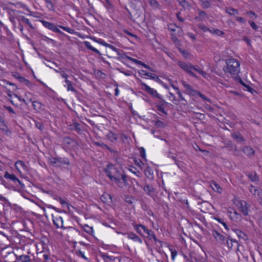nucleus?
I'll return each mask as SVG.
<instances>
[{"mask_svg":"<svg viewBox=\"0 0 262 262\" xmlns=\"http://www.w3.org/2000/svg\"><path fill=\"white\" fill-rule=\"evenodd\" d=\"M106 176L110 180L120 188H123L127 185V180L124 174L113 164L108 165L105 169Z\"/></svg>","mask_w":262,"mask_h":262,"instance_id":"1","label":"nucleus"},{"mask_svg":"<svg viewBox=\"0 0 262 262\" xmlns=\"http://www.w3.org/2000/svg\"><path fill=\"white\" fill-rule=\"evenodd\" d=\"M226 64L223 68V71L226 74L236 75L239 72L240 64L235 59L230 58L226 60Z\"/></svg>","mask_w":262,"mask_h":262,"instance_id":"2","label":"nucleus"},{"mask_svg":"<svg viewBox=\"0 0 262 262\" xmlns=\"http://www.w3.org/2000/svg\"><path fill=\"white\" fill-rule=\"evenodd\" d=\"M39 21L42 24V25L47 29L51 30L53 32L58 33L60 34H62L63 33L59 30V28H61L65 31L71 34H73L75 33V31L74 29L64 27L60 25H56L53 23H51L49 21H47L44 20H40Z\"/></svg>","mask_w":262,"mask_h":262,"instance_id":"3","label":"nucleus"},{"mask_svg":"<svg viewBox=\"0 0 262 262\" xmlns=\"http://www.w3.org/2000/svg\"><path fill=\"white\" fill-rule=\"evenodd\" d=\"M232 202L244 215L247 216L248 215L249 206L246 202L241 200L237 198H234Z\"/></svg>","mask_w":262,"mask_h":262,"instance_id":"4","label":"nucleus"},{"mask_svg":"<svg viewBox=\"0 0 262 262\" xmlns=\"http://www.w3.org/2000/svg\"><path fill=\"white\" fill-rule=\"evenodd\" d=\"M134 227L136 231L140 235H143L142 232V231H143V232L146 233L148 236L156 239V237L153 231L150 230H148L145 226L140 224L136 225Z\"/></svg>","mask_w":262,"mask_h":262,"instance_id":"5","label":"nucleus"},{"mask_svg":"<svg viewBox=\"0 0 262 262\" xmlns=\"http://www.w3.org/2000/svg\"><path fill=\"white\" fill-rule=\"evenodd\" d=\"M52 221L54 225L57 228L65 229L66 227L63 226V220L61 216L58 214H52Z\"/></svg>","mask_w":262,"mask_h":262,"instance_id":"6","label":"nucleus"},{"mask_svg":"<svg viewBox=\"0 0 262 262\" xmlns=\"http://www.w3.org/2000/svg\"><path fill=\"white\" fill-rule=\"evenodd\" d=\"M178 64L179 66V67L181 68H182L184 71L189 73L192 76H195L194 74L193 73V69H194V67L192 66L191 64L180 61H179L178 62Z\"/></svg>","mask_w":262,"mask_h":262,"instance_id":"7","label":"nucleus"},{"mask_svg":"<svg viewBox=\"0 0 262 262\" xmlns=\"http://www.w3.org/2000/svg\"><path fill=\"white\" fill-rule=\"evenodd\" d=\"M140 85L142 90L145 91L152 96L155 97H158L159 96V94L156 90L150 88L143 82H140Z\"/></svg>","mask_w":262,"mask_h":262,"instance_id":"8","label":"nucleus"},{"mask_svg":"<svg viewBox=\"0 0 262 262\" xmlns=\"http://www.w3.org/2000/svg\"><path fill=\"white\" fill-rule=\"evenodd\" d=\"M227 213L230 219L234 222H237L241 220V214L233 209L228 208Z\"/></svg>","mask_w":262,"mask_h":262,"instance_id":"9","label":"nucleus"},{"mask_svg":"<svg viewBox=\"0 0 262 262\" xmlns=\"http://www.w3.org/2000/svg\"><path fill=\"white\" fill-rule=\"evenodd\" d=\"M181 83L185 89L186 93L189 95H195L196 91L194 90L192 87L185 81H182Z\"/></svg>","mask_w":262,"mask_h":262,"instance_id":"10","label":"nucleus"},{"mask_svg":"<svg viewBox=\"0 0 262 262\" xmlns=\"http://www.w3.org/2000/svg\"><path fill=\"white\" fill-rule=\"evenodd\" d=\"M212 235L219 243H223L225 241V237L216 230L212 231Z\"/></svg>","mask_w":262,"mask_h":262,"instance_id":"11","label":"nucleus"},{"mask_svg":"<svg viewBox=\"0 0 262 262\" xmlns=\"http://www.w3.org/2000/svg\"><path fill=\"white\" fill-rule=\"evenodd\" d=\"M15 168H16L17 170L19 173L21 172L20 170V167H21L25 170H27V168H28V167H27V165L25 164V163L23 161H21V160L17 161L15 163Z\"/></svg>","mask_w":262,"mask_h":262,"instance_id":"12","label":"nucleus"},{"mask_svg":"<svg viewBox=\"0 0 262 262\" xmlns=\"http://www.w3.org/2000/svg\"><path fill=\"white\" fill-rule=\"evenodd\" d=\"M4 177L7 179H9L13 182H17L20 185L21 184V181L13 174H10L6 171L5 173Z\"/></svg>","mask_w":262,"mask_h":262,"instance_id":"13","label":"nucleus"},{"mask_svg":"<svg viewBox=\"0 0 262 262\" xmlns=\"http://www.w3.org/2000/svg\"><path fill=\"white\" fill-rule=\"evenodd\" d=\"M250 192L253 194L254 195L256 196L257 195L258 198H257V200H258V199L260 197H262L261 196V190L258 189L255 187L251 185L249 188Z\"/></svg>","mask_w":262,"mask_h":262,"instance_id":"14","label":"nucleus"},{"mask_svg":"<svg viewBox=\"0 0 262 262\" xmlns=\"http://www.w3.org/2000/svg\"><path fill=\"white\" fill-rule=\"evenodd\" d=\"M127 237L129 239L133 240L134 242H138L140 244L142 243V239L135 233H129L127 234Z\"/></svg>","mask_w":262,"mask_h":262,"instance_id":"15","label":"nucleus"},{"mask_svg":"<svg viewBox=\"0 0 262 262\" xmlns=\"http://www.w3.org/2000/svg\"><path fill=\"white\" fill-rule=\"evenodd\" d=\"M243 152L248 157H252L254 154V149L250 146H245L243 149Z\"/></svg>","mask_w":262,"mask_h":262,"instance_id":"16","label":"nucleus"},{"mask_svg":"<svg viewBox=\"0 0 262 262\" xmlns=\"http://www.w3.org/2000/svg\"><path fill=\"white\" fill-rule=\"evenodd\" d=\"M139 73L141 75H142L145 76L149 77H150L152 79H158V76L157 75H156L155 74H154L153 73H148V72H147L146 71L143 70H140Z\"/></svg>","mask_w":262,"mask_h":262,"instance_id":"17","label":"nucleus"},{"mask_svg":"<svg viewBox=\"0 0 262 262\" xmlns=\"http://www.w3.org/2000/svg\"><path fill=\"white\" fill-rule=\"evenodd\" d=\"M171 86L173 88V89L176 91V93L178 94V96H179V99L180 100H178V101H180V100H182V101H184L185 100L184 98L183 97L181 93L180 92V91H179L178 88L176 87V86H174L173 84V83L172 82V81L168 79Z\"/></svg>","mask_w":262,"mask_h":262,"instance_id":"18","label":"nucleus"},{"mask_svg":"<svg viewBox=\"0 0 262 262\" xmlns=\"http://www.w3.org/2000/svg\"><path fill=\"white\" fill-rule=\"evenodd\" d=\"M210 186L213 189L214 191H216L218 193H221L222 191V188L214 181H212L210 183Z\"/></svg>","mask_w":262,"mask_h":262,"instance_id":"19","label":"nucleus"},{"mask_svg":"<svg viewBox=\"0 0 262 262\" xmlns=\"http://www.w3.org/2000/svg\"><path fill=\"white\" fill-rule=\"evenodd\" d=\"M101 199L102 201L104 202L105 203H109L112 202L113 198L112 196L110 194L106 193L102 195Z\"/></svg>","mask_w":262,"mask_h":262,"instance_id":"20","label":"nucleus"},{"mask_svg":"<svg viewBox=\"0 0 262 262\" xmlns=\"http://www.w3.org/2000/svg\"><path fill=\"white\" fill-rule=\"evenodd\" d=\"M232 137L238 142H243L244 139L242 135L238 132H234L232 134Z\"/></svg>","mask_w":262,"mask_h":262,"instance_id":"21","label":"nucleus"},{"mask_svg":"<svg viewBox=\"0 0 262 262\" xmlns=\"http://www.w3.org/2000/svg\"><path fill=\"white\" fill-rule=\"evenodd\" d=\"M84 44L85 46L89 50L93 51V52L96 53L97 54H98L99 55H101V53L99 52V51L96 48L93 47L90 42L84 41Z\"/></svg>","mask_w":262,"mask_h":262,"instance_id":"22","label":"nucleus"},{"mask_svg":"<svg viewBox=\"0 0 262 262\" xmlns=\"http://www.w3.org/2000/svg\"><path fill=\"white\" fill-rule=\"evenodd\" d=\"M106 137L108 140H110L112 142H115L117 141L118 139V136L116 134L110 132L106 135Z\"/></svg>","mask_w":262,"mask_h":262,"instance_id":"23","label":"nucleus"},{"mask_svg":"<svg viewBox=\"0 0 262 262\" xmlns=\"http://www.w3.org/2000/svg\"><path fill=\"white\" fill-rule=\"evenodd\" d=\"M144 191L147 193L149 195L152 196L154 195V188L149 186L148 185H145L143 187Z\"/></svg>","mask_w":262,"mask_h":262,"instance_id":"24","label":"nucleus"},{"mask_svg":"<svg viewBox=\"0 0 262 262\" xmlns=\"http://www.w3.org/2000/svg\"><path fill=\"white\" fill-rule=\"evenodd\" d=\"M83 228L84 231L86 232L87 233L91 235H94V230L92 227H90L88 225H84L83 226Z\"/></svg>","mask_w":262,"mask_h":262,"instance_id":"25","label":"nucleus"},{"mask_svg":"<svg viewBox=\"0 0 262 262\" xmlns=\"http://www.w3.org/2000/svg\"><path fill=\"white\" fill-rule=\"evenodd\" d=\"M64 82L66 83V85H64V86H67V90L68 91L76 92V90L73 86L72 82L70 81H69L68 79H66Z\"/></svg>","mask_w":262,"mask_h":262,"instance_id":"26","label":"nucleus"},{"mask_svg":"<svg viewBox=\"0 0 262 262\" xmlns=\"http://www.w3.org/2000/svg\"><path fill=\"white\" fill-rule=\"evenodd\" d=\"M180 5L184 9H189L190 5L186 0H177Z\"/></svg>","mask_w":262,"mask_h":262,"instance_id":"27","label":"nucleus"},{"mask_svg":"<svg viewBox=\"0 0 262 262\" xmlns=\"http://www.w3.org/2000/svg\"><path fill=\"white\" fill-rule=\"evenodd\" d=\"M55 199L58 202H59L63 207L69 206V204L68 203V202L61 197L57 196L55 198Z\"/></svg>","mask_w":262,"mask_h":262,"instance_id":"28","label":"nucleus"},{"mask_svg":"<svg viewBox=\"0 0 262 262\" xmlns=\"http://www.w3.org/2000/svg\"><path fill=\"white\" fill-rule=\"evenodd\" d=\"M196 71L197 73L201 74L204 78H207L208 77V75L206 73L204 72L199 67H194V69H193V71Z\"/></svg>","mask_w":262,"mask_h":262,"instance_id":"29","label":"nucleus"},{"mask_svg":"<svg viewBox=\"0 0 262 262\" xmlns=\"http://www.w3.org/2000/svg\"><path fill=\"white\" fill-rule=\"evenodd\" d=\"M157 108L158 111L160 112L159 114L160 115H162V114L166 115V112L165 111L164 106L163 104L157 105Z\"/></svg>","mask_w":262,"mask_h":262,"instance_id":"30","label":"nucleus"},{"mask_svg":"<svg viewBox=\"0 0 262 262\" xmlns=\"http://www.w3.org/2000/svg\"><path fill=\"white\" fill-rule=\"evenodd\" d=\"M226 12L230 15H235L238 14V12L236 10L231 8L228 7L226 9Z\"/></svg>","mask_w":262,"mask_h":262,"instance_id":"31","label":"nucleus"},{"mask_svg":"<svg viewBox=\"0 0 262 262\" xmlns=\"http://www.w3.org/2000/svg\"><path fill=\"white\" fill-rule=\"evenodd\" d=\"M46 3V7L49 10L53 11L54 9V6L52 0H44Z\"/></svg>","mask_w":262,"mask_h":262,"instance_id":"32","label":"nucleus"},{"mask_svg":"<svg viewBox=\"0 0 262 262\" xmlns=\"http://www.w3.org/2000/svg\"><path fill=\"white\" fill-rule=\"evenodd\" d=\"M202 7L204 8H208L210 7V3L209 0H200Z\"/></svg>","mask_w":262,"mask_h":262,"instance_id":"33","label":"nucleus"},{"mask_svg":"<svg viewBox=\"0 0 262 262\" xmlns=\"http://www.w3.org/2000/svg\"><path fill=\"white\" fill-rule=\"evenodd\" d=\"M247 176L252 181H256L257 180V176L255 172H253L248 173Z\"/></svg>","mask_w":262,"mask_h":262,"instance_id":"34","label":"nucleus"},{"mask_svg":"<svg viewBox=\"0 0 262 262\" xmlns=\"http://www.w3.org/2000/svg\"><path fill=\"white\" fill-rule=\"evenodd\" d=\"M169 251H170L171 253V259L173 261H174L175 260L176 256H177V251L176 249L171 247L169 248Z\"/></svg>","mask_w":262,"mask_h":262,"instance_id":"35","label":"nucleus"},{"mask_svg":"<svg viewBox=\"0 0 262 262\" xmlns=\"http://www.w3.org/2000/svg\"><path fill=\"white\" fill-rule=\"evenodd\" d=\"M210 32L218 36H222L225 34V33L223 31L219 29H213L212 30H211Z\"/></svg>","mask_w":262,"mask_h":262,"instance_id":"36","label":"nucleus"},{"mask_svg":"<svg viewBox=\"0 0 262 262\" xmlns=\"http://www.w3.org/2000/svg\"><path fill=\"white\" fill-rule=\"evenodd\" d=\"M105 47L110 48L112 51L116 52L118 55H120V50L115 47L113 46V45H110L107 43V45Z\"/></svg>","mask_w":262,"mask_h":262,"instance_id":"37","label":"nucleus"},{"mask_svg":"<svg viewBox=\"0 0 262 262\" xmlns=\"http://www.w3.org/2000/svg\"><path fill=\"white\" fill-rule=\"evenodd\" d=\"M125 57L128 60H129L136 64H139L141 66H142V64H143V62L140 60H138L136 59L133 58L131 57L127 56H126Z\"/></svg>","mask_w":262,"mask_h":262,"instance_id":"38","label":"nucleus"},{"mask_svg":"<svg viewBox=\"0 0 262 262\" xmlns=\"http://www.w3.org/2000/svg\"><path fill=\"white\" fill-rule=\"evenodd\" d=\"M33 107L35 110L39 111L41 109V104L37 101H34L32 103Z\"/></svg>","mask_w":262,"mask_h":262,"instance_id":"39","label":"nucleus"},{"mask_svg":"<svg viewBox=\"0 0 262 262\" xmlns=\"http://www.w3.org/2000/svg\"><path fill=\"white\" fill-rule=\"evenodd\" d=\"M134 163L136 166L139 167L140 168L142 169L144 164L141 160L135 159L134 160Z\"/></svg>","mask_w":262,"mask_h":262,"instance_id":"40","label":"nucleus"},{"mask_svg":"<svg viewBox=\"0 0 262 262\" xmlns=\"http://www.w3.org/2000/svg\"><path fill=\"white\" fill-rule=\"evenodd\" d=\"M168 28L172 32H174L178 27L174 24H170L168 25Z\"/></svg>","mask_w":262,"mask_h":262,"instance_id":"41","label":"nucleus"},{"mask_svg":"<svg viewBox=\"0 0 262 262\" xmlns=\"http://www.w3.org/2000/svg\"><path fill=\"white\" fill-rule=\"evenodd\" d=\"M167 97L171 101L174 103L177 101V100L176 99L175 96L171 92L168 93Z\"/></svg>","mask_w":262,"mask_h":262,"instance_id":"42","label":"nucleus"},{"mask_svg":"<svg viewBox=\"0 0 262 262\" xmlns=\"http://www.w3.org/2000/svg\"><path fill=\"white\" fill-rule=\"evenodd\" d=\"M93 40L96 42H97L98 43H99L104 47H106V45H107V43L103 40L102 39H96V38H93Z\"/></svg>","mask_w":262,"mask_h":262,"instance_id":"43","label":"nucleus"},{"mask_svg":"<svg viewBox=\"0 0 262 262\" xmlns=\"http://www.w3.org/2000/svg\"><path fill=\"white\" fill-rule=\"evenodd\" d=\"M150 6L154 8H158L159 6L158 3L156 0H148Z\"/></svg>","mask_w":262,"mask_h":262,"instance_id":"44","label":"nucleus"},{"mask_svg":"<svg viewBox=\"0 0 262 262\" xmlns=\"http://www.w3.org/2000/svg\"><path fill=\"white\" fill-rule=\"evenodd\" d=\"M195 95H198L199 97H200L202 99L207 101V102H210L209 99L207 98L204 95L201 94L200 92L196 91L195 92Z\"/></svg>","mask_w":262,"mask_h":262,"instance_id":"45","label":"nucleus"},{"mask_svg":"<svg viewBox=\"0 0 262 262\" xmlns=\"http://www.w3.org/2000/svg\"><path fill=\"white\" fill-rule=\"evenodd\" d=\"M129 170L131 171L132 173H134L135 175H136L138 177H140V172L139 171L137 170L136 168L134 167H132L129 169Z\"/></svg>","mask_w":262,"mask_h":262,"instance_id":"46","label":"nucleus"},{"mask_svg":"<svg viewBox=\"0 0 262 262\" xmlns=\"http://www.w3.org/2000/svg\"><path fill=\"white\" fill-rule=\"evenodd\" d=\"M76 254L78 256H80L86 260H88V258L85 256L84 253L81 250H78L76 251Z\"/></svg>","mask_w":262,"mask_h":262,"instance_id":"47","label":"nucleus"},{"mask_svg":"<svg viewBox=\"0 0 262 262\" xmlns=\"http://www.w3.org/2000/svg\"><path fill=\"white\" fill-rule=\"evenodd\" d=\"M233 243H236L232 239H228L226 241V245L229 249H231L233 246Z\"/></svg>","mask_w":262,"mask_h":262,"instance_id":"48","label":"nucleus"},{"mask_svg":"<svg viewBox=\"0 0 262 262\" xmlns=\"http://www.w3.org/2000/svg\"><path fill=\"white\" fill-rule=\"evenodd\" d=\"M21 81L23 82L25 85H27L28 86H30L31 85V83L30 82L29 80L26 79V78L24 77L20 78Z\"/></svg>","mask_w":262,"mask_h":262,"instance_id":"49","label":"nucleus"},{"mask_svg":"<svg viewBox=\"0 0 262 262\" xmlns=\"http://www.w3.org/2000/svg\"><path fill=\"white\" fill-rule=\"evenodd\" d=\"M199 28L201 29L202 30H203L204 32L206 31H209L210 32L211 30L207 28L206 26L203 24H201L199 25Z\"/></svg>","mask_w":262,"mask_h":262,"instance_id":"50","label":"nucleus"},{"mask_svg":"<svg viewBox=\"0 0 262 262\" xmlns=\"http://www.w3.org/2000/svg\"><path fill=\"white\" fill-rule=\"evenodd\" d=\"M140 156L143 159H145L146 158L145 150L143 148H141L140 149Z\"/></svg>","mask_w":262,"mask_h":262,"instance_id":"51","label":"nucleus"},{"mask_svg":"<svg viewBox=\"0 0 262 262\" xmlns=\"http://www.w3.org/2000/svg\"><path fill=\"white\" fill-rule=\"evenodd\" d=\"M17 5L19 6L20 8H23L28 12H30V10L26 5L23 4L22 3H18Z\"/></svg>","mask_w":262,"mask_h":262,"instance_id":"52","label":"nucleus"},{"mask_svg":"<svg viewBox=\"0 0 262 262\" xmlns=\"http://www.w3.org/2000/svg\"><path fill=\"white\" fill-rule=\"evenodd\" d=\"M249 24L251 27L254 30H257L258 29V26L252 21H249Z\"/></svg>","mask_w":262,"mask_h":262,"instance_id":"53","label":"nucleus"},{"mask_svg":"<svg viewBox=\"0 0 262 262\" xmlns=\"http://www.w3.org/2000/svg\"><path fill=\"white\" fill-rule=\"evenodd\" d=\"M125 201L129 204H132L133 203V198L130 196H126Z\"/></svg>","mask_w":262,"mask_h":262,"instance_id":"54","label":"nucleus"},{"mask_svg":"<svg viewBox=\"0 0 262 262\" xmlns=\"http://www.w3.org/2000/svg\"><path fill=\"white\" fill-rule=\"evenodd\" d=\"M235 232L239 237H243V235H244V233L239 230H236Z\"/></svg>","mask_w":262,"mask_h":262,"instance_id":"55","label":"nucleus"},{"mask_svg":"<svg viewBox=\"0 0 262 262\" xmlns=\"http://www.w3.org/2000/svg\"><path fill=\"white\" fill-rule=\"evenodd\" d=\"M241 84L245 87H246L247 89V91H248L249 92H252V91H253V89L250 87L249 86L247 85V84H246L244 82H241Z\"/></svg>","mask_w":262,"mask_h":262,"instance_id":"56","label":"nucleus"},{"mask_svg":"<svg viewBox=\"0 0 262 262\" xmlns=\"http://www.w3.org/2000/svg\"><path fill=\"white\" fill-rule=\"evenodd\" d=\"M35 125L36 127L40 130H42L43 128L42 124L40 122H36Z\"/></svg>","mask_w":262,"mask_h":262,"instance_id":"57","label":"nucleus"},{"mask_svg":"<svg viewBox=\"0 0 262 262\" xmlns=\"http://www.w3.org/2000/svg\"><path fill=\"white\" fill-rule=\"evenodd\" d=\"M180 51L184 57L188 58L189 57V54L186 51L181 50Z\"/></svg>","mask_w":262,"mask_h":262,"instance_id":"58","label":"nucleus"},{"mask_svg":"<svg viewBox=\"0 0 262 262\" xmlns=\"http://www.w3.org/2000/svg\"><path fill=\"white\" fill-rule=\"evenodd\" d=\"M60 75L63 78H65V80L68 79V78L69 77V75L64 72H61Z\"/></svg>","mask_w":262,"mask_h":262,"instance_id":"59","label":"nucleus"},{"mask_svg":"<svg viewBox=\"0 0 262 262\" xmlns=\"http://www.w3.org/2000/svg\"><path fill=\"white\" fill-rule=\"evenodd\" d=\"M5 108H6V109H7L10 113H13V114H15V112H14V111L13 110V108L10 107V106H4Z\"/></svg>","mask_w":262,"mask_h":262,"instance_id":"60","label":"nucleus"},{"mask_svg":"<svg viewBox=\"0 0 262 262\" xmlns=\"http://www.w3.org/2000/svg\"><path fill=\"white\" fill-rule=\"evenodd\" d=\"M22 20L26 24H27L28 25H31V23H30V20H29V19L28 18H25L24 17H23Z\"/></svg>","mask_w":262,"mask_h":262,"instance_id":"61","label":"nucleus"},{"mask_svg":"<svg viewBox=\"0 0 262 262\" xmlns=\"http://www.w3.org/2000/svg\"><path fill=\"white\" fill-rule=\"evenodd\" d=\"M243 39L248 46H251V40L248 38L245 37Z\"/></svg>","mask_w":262,"mask_h":262,"instance_id":"62","label":"nucleus"},{"mask_svg":"<svg viewBox=\"0 0 262 262\" xmlns=\"http://www.w3.org/2000/svg\"><path fill=\"white\" fill-rule=\"evenodd\" d=\"M236 19L237 20H238V21H239L240 23H245V20L243 17H236Z\"/></svg>","mask_w":262,"mask_h":262,"instance_id":"63","label":"nucleus"},{"mask_svg":"<svg viewBox=\"0 0 262 262\" xmlns=\"http://www.w3.org/2000/svg\"><path fill=\"white\" fill-rule=\"evenodd\" d=\"M188 35L193 40H195V39H196L195 36L193 33H188Z\"/></svg>","mask_w":262,"mask_h":262,"instance_id":"64","label":"nucleus"}]
</instances>
